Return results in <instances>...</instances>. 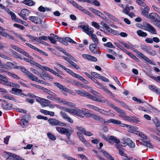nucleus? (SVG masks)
I'll use <instances>...</instances> for the list:
<instances>
[{
	"mask_svg": "<svg viewBox=\"0 0 160 160\" xmlns=\"http://www.w3.org/2000/svg\"><path fill=\"white\" fill-rule=\"evenodd\" d=\"M56 47L57 49L59 50L60 52H62L65 55L68 56L69 58L72 59L73 61H75V58H73L70 53H69L68 52H67L64 49H63L62 48L58 46H56Z\"/></svg>",
	"mask_w": 160,
	"mask_h": 160,
	"instance_id": "nucleus-14",
	"label": "nucleus"
},
{
	"mask_svg": "<svg viewBox=\"0 0 160 160\" xmlns=\"http://www.w3.org/2000/svg\"><path fill=\"white\" fill-rule=\"evenodd\" d=\"M97 45L92 43L90 45L89 48V50L92 53L97 54H99L101 52L98 47L97 46Z\"/></svg>",
	"mask_w": 160,
	"mask_h": 160,
	"instance_id": "nucleus-8",
	"label": "nucleus"
},
{
	"mask_svg": "<svg viewBox=\"0 0 160 160\" xmlns=\"http://www.w3.org/2000/svg\"><path fill=\"white\" fill-rule=\"evenodd\" d=\"M149 88L153 92L158 94H160V89L152 85L149 86Z\"/></svg>",
	"mask_w": 160,
	"mask_h": 160,
	"instance_id": "nucleus-29",
	"label": "nucleus"
},
{
	"mask_svg": "<svg viewBox=\"0 0 160 160\" xmlns=\"http://www.w3.org/2000/svg\"><path fill=\"white\" fill-rule=\"evenodd\" d=\"M47 136L52 141L55 140L56 139L55 137L50 132L48 133Z\"/></svg>",
	"mask_w": 160,
	"mask_h": 160,
	"instance_id": "nucleus-54",
	"label": "nucleus"
},
{
	"mask_svg": "<svg viewBox=\"0 0 160 160\" xmlns=\"http://www.w3.org/2000/svg\"><path fill=\"white\" fill-rule=\"evenodd\" d=\"M18 68H16L17 69H20L22 71L23 73H25L27 75H28V73L30 72L27 70L24 67H22L21 66H18Z\"/></svg>",
	"mask_w": 160,
	"mask_h": 160,
	"instance_id": "nucleus-50",
	"label": "nucleus"
},
{
	"mask_svg": "<svg viewBox=\"0 0 160 160\" xmlns=\"http://www.w3.org/2000/svg\"><path fill=\"white\" fill-rule=\"evenodd\" d=\"M63 157L67 160H77L75 158H73L71 156H69L68 155L66 154H63L62 155Z\"/></svg>",
	"mask_w": 160,
	"mask_h": 160,
	"instance_id": "nucleus-59",
	"label": "nucleus"
},
{
	"mask_svg": "<svg viewBox=\"0 0 160 160\" xmlns=\"http://www.w3.org/2000/svg\"><path fill=\"white\" fill-rule=\"evenodd\" d=\"M149 10V7L146 5V6L145 7V8L142 10V13L144 15H147L148 14Z\"/></svg>",
	"mask_w": 160,
	"mask_h": 160,
	"instance_id": "nucleus-44",
	"label": "nucleus"
},
{
	"mask_svg": "<svg viewBox=\"0 0 160 160\" xmlns=\"http://www.w3.org/2000/svg\"><path fill=\"white\" fill-rule=\"evenodd\" d=\"M92 118L94 120L99 122L105 123L106 122L104 119L100 116L97 115L94 113H92Z\"/></svg>",
	"mask_w": 160,
	"mask_h": 160,
	"instance_id": "nucleus-20",
	"label": "nucleus"
},
{
	"mask_svg": "<svg viewBox=\"0 0 160 160\" xmlns=\"http://www.w3.org/2000/svg\"><path fill=\"white\" fill-rule=\"evenodd\" d=\"M2 36L4 37L7 38L12 40L14 39L13 37L12 36L4 32L2 33Z\"/></svg>",
	"mask_w": 160,
	"mask_h": 160,
	"instance_id": "nucleus-48",
	"label": "nucleus"
},
{
	"mask_svg": "<svg viewBox=\"0 0 160 160\" xmlns=\"http://www.w3.org/2000/svg\"><path fill=\"white\" fill-rule=\"evenodd\" d=\"M91 24L92 26H93L96 28L98 29H100V26L99 24L97 22L94 21H93L92 22Z\"/></svg>",
	"mask_w": 160,
	"mask_h": 160,
	"instance_id": "nucleus-51",
	"label": "nucleus"
},
{
	"mask_svg": "<svg viewBox=\"0 0 160 160\" xmlns=\"http://www.w3.org/2000/svg\"><path fill=\"white\" fill-rule=\"evenodd\" d=\"M86 111V109L85 108H82L81 109L76 108L74 114L81 118H83V115L84 113V111Z\"/></svg>",
	"mask_w": 160,
	"mask_h": 160,
	"instance_id": "nucleus-16",
	"label": "nucleus"
},
{
	"mask_svg": "<svg viewBox=\"0 0 160 160\" xmlns=\"http://www.w3.org/2000/svg\"><path fill=\"white\" fill-rule=\"evenodd\" d=\"M27 36L29 38V40L30 41L33 42L34 41H36L37 42L38 38L29 34L27 35Z\"/></svg>",
	"mask_w": 160,
	"mask_h": 160,
	"instance_id": "nucleus-42",
	"label": "nucleus"
},
{
	"mask_svg": "<svg viewBox=\"0 0 160 160\" xmlns=\"http://www.w3.org/2000/svg\"><path fill=\"white\" fill-rule=\"evenodd\" d=\"M103 45L106 47L109 48H115V47L112 44V42H108L106 43H104L103 44Z\"/></svg>",
	"mask_w": 160,
	"mask_h": 160,
	"instance_id": "nucleus-46",
	"label": "nucleus"
},
{
	"mask_svg": "<svg viewBox=\"0 0 160 160\" xmlns=\"http://www.w3.org/2000/svg\"><path fill=\"white\" fill-rule=\"evenodd\" d=\"M1 105L2 108L4 110H9V104H8L2 103Z\"/></svg>",
	"mask_w": 160,
	"mask_h": 160,
	"instance_id": "nucleus-56",
	"label": "nucleus"
},
{
	"mask_svg": "<svg viewBox=\"0 0 160 160\" xmlns=\"http://www.w3.org/2000/svg\"><path fill=\"white\" fill-rule=\"evenodd\" d=\"M56 129L57 131L61 134H66L67 138L68 139L70 138L71 133L73 132L71 128L67 129L65 128L57 127L56 128Z\"/></svg>",
	"mask_w": 160,
	"mask_h": 160,
	"instance_id": "nucleus-2",
	"label": "nucleus"
},
{
	"mask_svg": "<svg viewBox=\"0 0 160 160\" xmlns=\"http://www.w3.org/2000/svg\"><path fill=\"white\" fill-rule=\"evenodd\" d=\"M36 99L37 101L39 102L43 107L48 106V104L51 102L50 101L48 100L38 97H36Z\"/></svg>",
	"mask_w": 160,
	"mask_h": 160,
	"instance_id": "nucleus-7",
	"label": "nucleus"
},
{
	"mask_svg": "<svg viewBox=\"0 0 160 160\" xmlns=\"http://www.w3.org/2000/svg\"><path fill=\"white\" fill-rule=\"evenodd\" d=\"M143 143L144 145L149 148H154V146L149 141L144 142Z\"/></svg>",
	"mask_w": 160,
	"mask_h": 160,
	"instance_id": "nucleus-47",
	"label": "nucleus"
},
{
	"mask_svg": "<svg viewBox=\"0 0 160 160\" xmlns=\"http://www.w3.org/2000/svg\"><path fill=\"white\" fill-rule=\"evenodd\" d=\"M22 3L28 6H33L34 3L32 0H24L21 2Z\"/></svg>",
	"mask_w": 160,
	"mask_h": 160,
	"instance_id": "nucleus-27",
	"label": "nucleus"
},
{
	"mask_svg": "<svg viewBox=\"0 0 160 160\" xmlns=\"http://www.w3.org/2000/svg\"><path fill=\"white\" fill-rule=\"evenodd\" d=\"M137 34L140 37H145L147 35V33L143 32L141 30H138L137 32Z\"/></svg>",
	"mask_w": 160,
	"mask_h": 160,
	"instance_id": "nucleus-40",
	"label": "nucleus"
},
{
	"mask_svg": "<svg viewBox=\"0 0 160 160\" xmlns=\"http://www.w3.org/2000/svg\"><path fill=\"white\" fill-rule=\"evenodd\" d=\"M103 13L105 15L108 16L114 22L118 21V19L113 15L106 11H104Z\"/></svg>",
	"mask_w": 160,
	"mask_h": 160,
	"instance_id": "nucleus-36",
	"label": "nucleus"
},
{
	"mask_svg": "<svg viewBox=\"0 0 160 160\" xmlns=\"http://www.w3.org/2000/svg\"><path fill=\"white\" fill-rule=\"evenodd\" d=\"M29 19L32 22L36 24L39 23L41 22L40 18L38 17L30 16Z\"/></svg>",
	"mask_w": 160,
	"mask_h": 160,
	"instance_id": "nucleus-21",
	"label": "nucleus"
},
{
	"mask_svg": "<svg viewBox=\"0 0 160 160\" xmlns=\"http://www.w3.org/2000/svg\"><path fill=\"white\" fill-rule=\"evenodd\" d=\"M119 126L124 128L127 127L128 128L130 129H137V128L136 127H134L131 125H128V124L122 123H121V121L120 122V123L119 124Z\"/></svg>",
	"mask_w": 160,
	"mask_h": 160,
	"instance_id": "nucleus-34",
	"label": "nucleus"
},
{
	"mask_svg": "<svg viewBox=\"0 0 160 160\" xmlns=\"http://www.w3.org/2000/svg\"><path fill=\"white\" fill-rule=\"evenodd\" d=\"M121 49L125 53H126L130 57L135 60L137 61H138V59L135 56L133 55L132 53L128 51L124 48L122 47V48H121Z\"/></svg>",
	"mask_w": 160,
	"mask_h": 160,
	"instance_id": "nucleus-23",
	"label": "nucleus"
},
{
	"mask_svg": "<svg viewBox=\"0 0 160 160\" xmlns=\"http://www.w3.org/2000/svg\"><path fill=\"white\" fill-rule=\"evenodd\" d=\"M149 17L150 19L157 22H160V17L156 13H152L149 14Z\"/></svg>",
	"mask_w": 160,
	"mask_h": 160,
	"instance_id": "nucleus-17",
	"label": "nucleus"
},
{
	"mask_svg": "<svg viewBox=\"0 0 160 160\" xmlns=\"http://www.w3.org/2000/svg\"><path fill=\"white\" fill-rule=\"evenodd\" d=\"M87 98H90L91 99H92L93 100L98 101V98H97L96 97H95L94 96L88 93V95L87 96Z\"/></svg>",
	"mask_w": 160,
	"mask_h": 160,
	"instance_id": "nucleus-53",
	"label": "nucleus"
},
{
	"mask_svg": "<svg viewBox=\"0 0 160 160\" xmlns=\"http://www.w3.org/2000/svg\"><path fill=\"white\" fill-rule=\"evenodd\" d=\"M54 84L58 88L61 92H66V90H67V88L66 87L59 83L55 82L54 83Z\"/></svg>",
	"mask_w": 160,
	"mask_h": 160,
	"instance_id": "nucleus-24",
	"label": "nucleus"
},
{
	"mask_svg": "<svg viewBox=\"0 0 160 160\" xmlns=\"http://www.w3.org/2000/svg\"><path fill=\"white\" fill-rule=\"evenodd\" d=\"M90 36L94 43V44H98V40L96 34H93Z\"/></svg>",
	"mask_w": 160,
	"mask_h": 160,
	"instance_id": "nucleus-39",
	"label": "nucleus"
},
{
	"mask_svg": "<svg viewBox=\"0 0 160 160\" xmlns=\"http://www.w3.org/2000/svg\"><path fill=\"white\" fill-rule=\"evenodd\" d=\"M76 133L79 139L84 144L86 147H90V143L84 138L83 136L82 133L79 132H77Z\"/></svg>",
	"mask_w": 160,
	"mask_h": 160,
	"instance_id": "nucleus-11",
	"label": "nucleus"
},
{
	"mask_svg": "<svg viewBox=\"0 0 160 160\" xmlns=\"http://www.w3.org/2000/svg\"><path fill=\"white\" fill-rule=\"evenodd\" d=\"M30 13L29 11L26 9H22L20 13L18 14V15L20 17L23 16H28L29 15Z\"/></svg>",
	"mask_w": 160,
	"mask_h": 160,
	"instance_id": "nucleus-30",
	"label": "nucleus"
},
{
	"mask_svg": "<svg viewBox=\"0 0 160 160\" xmlns=\"http://www.w3.org/2000/svg\"><path fill=\"white\" fill-rule=\"evenodd\" d=\"M12 93L13 94L20 96L22 97H24L26 96L25 94L22 92V90L21 89L16 88H12Z\"/></svg>",
	"mask_w": 160,
	"mask_h": 160,
	"instance_id": "nucleus-12",
	"label": "nucleus"
},
{
	"mask_svg": "<svg viewBox=\"0 0 160 160\" xmlns=\"http://www.w3.org/2000/svg\"><path fill=\"white\" fill-rule=\"evenodd\" d=\"M7 75L9 76H11L13 78H17L18 79L20 78L17 75L12 73L10 72H7Z\"/></svg>",
	"mask_w": 160,
	"mask_h": 160,
	"instance_id": "nucleus-57",
	"label": "nucleus"
},
{
	"mask_svg": "<svg viewBox=\"0 0 160 160\" xmlns=\"http://www.w3.org/2000/svg\"><path fill=\"white\" fill-rule=\"evenodd\" d=\"M48 121L49 124L52 126L59 125L62 126H66V123L60 122L58 120L53 118L49 119Z\"/></svg>",
	"mask_w": 160,
	"mask_h": 160,
	"instance_id": "nucleus-6",
	"label": "nucleus"
},
{
	"mask_svg": "<svg viewBox=\"0 0 160 160\" xmlns=\"http://www.w3.org/2000/svg\"><path fill=\"white\" fill-rule=\"evenodd\" d=\"M109 105L119 113V116L120 117L125 120L127 116L126 115V114L124 111L121 110L120 108L116 106L112 103H110L109 104Z\"/></svg>",
	"mask_w": 160,
	"mask_h": 160,
	"instance_id": "nucleus-3",
	"label": "nucleus"
},
{
	"mask_svg": "<svg viewBox=\"0 0 160 160\" xmlns=\"http://www.w3.org/2000/svg\"><path fill=\"white\" fill-rule=\"evenodd\" d=\"M82 57L84 59L96 62L97 61V58L95 57L87 54H83Z\"/></svg>",
	"mask_w": 160,
	"mask_h": 160,
	"instance_id": "nucleus-18",
	"label": "nucleus"
},
{
	"mask_svg": "<svg viewBox=\"0 0 160 160\" xmlns=\"http://www.w3.org/2000/svg\"><path fill=\"white\" fill-rule=\"evenodd\" d=\"M152 8L154 11L160 14V8L154 5L152 6Z\"/></svg>",
	"mask_w": 160,
	"mask_h": 160,
	"instance_id": "nucleus-64",
	"label": "nucleus"
},
{
	"mask_svg": "<svg viewBox=\"0 0 160 160\" xmlns=\"http://www.w3.org/2000/svg\"><path fill=\"white\" fill-rule=\"evenodd\" d=\"M7 154L9 156L8 158H9L10 157H12V160H25L24 159L18 156H17L15 154H12L10 153L7 152Z\"/></svg>",
	"mask_w": 160,
	"mask_h": 160,
	"instance_id": "nucleus-35",
	"label": "nucleus"
},
{
	"mask_svg": "<svg viewBox=\"0 0 160 160\" xmlns=\"http://www.w3.org/2000/svg\"><path fill=\"white\" fill-rule=\"evenodd\" d=\"M7 64L10 67L11 69L12 68H18V66L15 65L13 63L11 62H7Z\"/></svg>",
	"mask_w": 160,
	"mask_h": 160,
	"instance_id": "nucleus-61",
	"label": "nucleus"
},
{
	"mask_svg": "<svg viewBox=\"0 0 160 160\" xmlns=\"http://www.w3.org/2000/svg\"><path fill=\"white\" fill-rule=\"evenodd\" d=\"M91 74L93 77L98 79H99L100 76V75L99 74L93 72H91Z\"/></svg>",
	"mask_w": 160,
	"mask_h": 160,
	"instance_id": "nucleus-63",
	"label": "nucleus"
},
{
	"mask_svg": "<svg viewBox=\"0 0 160 160\" xmlns=\"http://www.w3.org/2000/svg\"><path fill=\"white\" fill-rule=\"evenodd\" d=\"M77 8L79 10L82 11L85 14H87L89 12V11L88 10L84 8L83 7L79 4Z\"/></svg>",
	"mask_w": 160,
	"mask_h": 160,
	"instance_id": "nucleus-43",
	"label": "nucleus"
},
{
	"mask_svg": "<svg viewBox=\"0 0 160 160\" xmlns=\"http://www.w3.org/2000/svg\"><path fill=\"white\" fill-rule=\"evenodd\" d=\"M142 29L144 30L148 31L152 33L156 34V31L155 29L148 23L145 24L142 27Z\"/></svg>",
	"mask_w": 160,
	"mask_h": 160,
	"instance_id": "nucleus-9",
	"label": "nucleus"
},
{
	"mask_svg": "<svg viewBox=\"0 0 160 160\" xmlns=\"http://www.w3.org/2000/svg\"><path fill=\"white\" fill-rule=\"evenodd\" d=\"M136 134L140 137L142 138L143 141L147 140L148 138L147 136L143 132L138 131L137 132Z\"/></svg>",
	"mask_w": 160,
	"mask_h": 160,
	"instance_id": "nucleus-38",
	"label": "nucleus"
},
{
	"mask_svg": "<svg viewBox=\"0 0 160 160\" xmlns=\"http://www.w3.org/2000/svg\"><path fill=\"white\" fill-rule=\"evenodd\" d=\"M65 39L67 42L70 43H72L74 44H76V42L74 41L72 39L68 37H66L65 38Z\"/></svg>",
	"mask_w": 160,
	"mask_h": 160,
	"instance_id": "nucleus-62",
	"label": "nucleus"
},
{
	"mask_svg": "<svg viewBox=\"0 0 160 160\" xmlns=\"http://www.w3.org/2000/svg\"><path fill=\"white\" fill-rule=\"evenodd\" d=\"M141 48L150 55L154 56L156 55V52L149 47L143 46Z\"/></svg>",
	"mask_w": 160,
	"mask_h": 160,
	"instance_id": "nucleus-10",
	"label": "nucleus"
},
{
	"mask_svg": "<svg viewBox=\"0 0 160 160\" xmlns=\"http://www.w3.org/2000/svg\"><path fill=\"white\" fill-rule=\"evenodd\" d=\"M123 144L126 146L127 145H129L130 147L133 148L135 147V144L129 138H123Z\"/></svg>",
	"mask_w": 160,
	"mask_h": 160,
	"instance_id": "nucleus-15",
	"label": "nucleus"
},
{
	"mask_svg": "<svg viewBox=\"0 0 160 160\" xmlns=\"http://www.w3.org/2000/svg\"><path fill=\"white\" fill-rule=\"evenodd\" d=\"M110 142H108L109 143H112V141H113L114 142L118 144L120 142V141L116 137L113 136H110L109 138Z\"/></svg>",
	"mask_w": 160,
	"mask_h": 160,
	"instance_id": "nucleus-33",
	"label": "nucleus"
},
{
	"mask_svg": "<svg viewBox=\"0 0 160 160\" xmlns=\"http://www.w3.org/2000/svg\"><path fill=\"white\" fill-rule=\"evenodd\" d=\"M51 10V8L47 7H44L42 6H40L38 8V10L42 12H45L46 11H50Z\"/></svg>",
	"mask_w": 160,
	"mask_h": 160,
	"instance_id": "nucleus-37",
	"label": "nucleus"
},
{
	"mask_svg": "<svg viewBox=\"0 0 160 160\" xmlns=\"http://www.w3.org/2000/svg\"><path fill=\"white\" fill-rule=\"evenodd\" d=\"M136 2L139 5L142 7H145L146 5L145 3H144L143 1H142L141 0H137Z\"/></svg>",
	"mask_w": 160,
	"mask_h": 160,
	"instance_id": "nucleus-58",
	"label": "nucleus"
},
{
	"mask_svg": "<svg viewBox=\"0 0 160 160\" xmlns=\"http://www.w3.org/2000/svg\"><path fill=\"white\" fill-rule=\"evenodd\" d=\"M100 24L102 26V28H105L106 30L108 32H111L112 31V29L108 25L104 22L102 21L101 22Z\"/></svg>",
	"mask_w": 160,
	"mask_h": 160,
	"instance_id": "nucleus-25",
	"label": "nucleus"
},
{
	"mask_svg": "<svg viewBox=\"0 0 160 160\" xmlns=\"http://www.w3.org/2000/svg\"><path fill=\"white\" fill-rule=\"evenodd\" d=\"M84 73L88 78L91 79L94 83L96 84L99 88H102V85L96 79L92 77V75L91 74L90 75L87 72H84Z\"/></svg>",
	"mask_w": 160,
	"mask_h": 160,
	"instance_id": "nucleus-13",
	"label": "nucleus"
},
{
	"mask_svg": "<svg viewBox=\"0 0 160 160\" xmlns=\"http://www.w3.org/2000/svg\"><path fill=\"white\" fill-rule=\"evenodd\" d=\"M28 122L24 119H22L20 120V124L22 128H24L28 126Z\"/></svg>",
	"mask_w": 160,
	"mask_h": 160,
	"instance_id": "nucleus-41",
	"label": "nucleus"
},
{
	"mask_svg": "<svg viewBox=\"0 0 160 160\" xmlns=\"http://www.w3.org/2000/svg\"><path fill=\"white\" fill-rule=\"evenodd\" d=\"M44 80H52L53 79L52 77L47 72H42L40 74L39 76Z\"/></svg>",
	"mask_w": 160,
	"mask_h": 160,
	"instance_id": "nucleus-19",
	"label": "nucleus"
},
{
	"mask_svg": "<svg viewBox=\"0 0 160 160\" xmlns=\"http://www.w3.org/2000/svg\"><path fill=\"white\" fill-rule=\"evenodd\" d=\"M48 37L45 36H42L41 37H39L37 39V42H41L42 40H43L45 41H46L47 40Z\"/></svg>",
	"mask_w": 160,
	"mask_h": 160,
	"instance_id": "nucleus-49",
	"label": "nucleus"
},
{
	"mask_svg": "<svg viewBox=\"0 0 160 160\" xmlns=\"http://www.w3.org/2000/svg\"><path fill=\"white\" fill-rule=\"evenodd\" d=\"M75 92L77 94L80 95V96L82 97H86L87 98L88 94V93L83 90L80 91L76 90H75Z\"/></svg>",
	"mask_w": 160,
	"mask_h": 160,
	"instance_id": "nucleus-31",
	"label": "nucleus"
},
{
	"mask_svg": "<svg viewBox=\"0 0 160 160\" xmlns=\"http://www.w3.org/2000/svg\"><path fill=\"white\" fill-rule=\"evenodd\" d=\"M89 9L91 11L93 12L95 14L97 15L100 17L102 18V16L103 14L102 13L99 11L95 9L92 8H89Z\"/></svg>",
	"mask_w": 160,
	"mask_h": 160,
	"instance_id": "nucleus-32",
	"label": "nucleus"
},
{
	"mask_svg": "<svg viewBox=\"0 0 160 160\" xmlns=\"http://www.w3.org/2000/svg\"><path fill=\"white\" fill-rule=\"evenodd\" d=\"M79 27L83 30L89 36L93 34V33L94 32L93 28L89 27L88 25H81Z\"/></svg>",
	"mask_w": 160,
	"mask_h": 160,
	"instance_id": "nucleus-4",
	"label": "nucleus"
},
{
	"mask_svg": "<svg viewBox=\"0 0 160 160\" xmlns=\"http://www.w3.org/2000/svg\"><path fill=\"white\" fill-rule=\"evenodd\" d=\"M10 51L11 52L13 53L14 55V57L16 58H20L21 59H22V58H21V56L19 54H18L16 52L13 51L12 49H10Z\"/></svg>",
	"mask_w": 160,
	"mask_h": 160,
	"instance_id": "nucleus-45",
	"label": "nucleus"
},
{
	"mask_svg": "<svg viewBox=\"0 0 160 160\" xmlns=\"http://www.w3.org/2000/svg\"><path fill=\"white\" fill-rule=\"evenodd\" d=\"M121 121L119 120H116L113 118H111L106 121L105 123H112L114 124L118 125L119 126L120 123Z\"/></svg>",
	"mask_w": 160,
	"mask_h": 160,
	"instance_id": "nucleus-26",
	"label": "nucleus"
},
{
	"mask_svg": "<svg viewBox=\"0 0 160 160\" xmlns=\"http://www.w3.org/2000/svg\"><path fill=\"white\" fill-rule=\"evenodd\" d=\"M61 115L63 118L67 121L72 123L73 122V120L66 113L63 112H61Z\"/></svg>",
	"mask_w": 160,
	"mask_h": 160,
	"instance_id": "nucleus-22",
	"label": "nucleus"
},
{
	"mask_svg": "<svg viewBox=\"0 0 160 160\" xmlns=\"http://www.w3.org/2000/svg\"><path fill=\"white\" fill-rule=\"evenodd\" d=\"M143 59L146 61V62L149 63V64H151L153 65H156V63L154 62H152L151 60H150L146 56H145V57H144Z\"/></svg>",
	"mask_w": 160,
	"mask_h": 160,
	"instance_id": "nucleus-52",
	"label": "nucleus"
},
{
	"mask_svg": "<svg viewBox=\"0 0 160 160\" xmlns=\"http://www.w3.org/2000/svg\"><path fill=\"white\" fill-rule=\"evenodd\" d=\"M27 76H28V78L32 81L36 82L41 84H47L46 82H45L39 79L37 76L33 75L30 72H29L28 73ZM47 84L49 85V83H47Z\"/></svg>",
	"mask_w": 160,
	"mask_h": 160,
	"instance_id": "nucleus-5",
	"label": "nucleus"
},
{
	"mask_svg": "<svg viewBox=\"0 0 160 160\" xmlns=\"http://www.w3.org/2000/svg\"><path fill=\"white\" fill-rule=\"evenodd\" d=\"M56 63L57 65L66 71L68 73H69L72 76L78 78L79 80L83 82L85 84H88L89 83V82L86 80L84 78L78 74H76L74 73L71 70L66 68L64 66L58 62H56Z\"/></svg>",
	"mask_w": 160,
	"mask_h": 160,
	"instance_id": "nucleus-1",
	"label": "nucleus"
},
{
	"mask_svg": "<svg viewBox=\"0 0 160 160\" xmlns=\"http://www.w3.org/2000/svg\"><path fill=\"white\" fill-rule=\"evenodd\" d=\"M75 109H73L72 108H66L65 111L68 112L70 113L75 114Z\"/></svg>",
	"mask_w": 160,
	"mask_h": 160,
	"instance_id": "nucleus-60",
	"label": "nucleus"
},
{
	"mask_svg": "<svg viewBox=\"0 0 160 160\" xmlns=\"http://www.w3.org/2000/svg\"><path fill=\"white\" fill-rule=\"evenodd\" d=\"M48 94H49L50 95L52 96V97L54 98H55V100H60V98H56V94L51 91H49Z\"/></svg>",
	"mask_w": 160,
	"mask_h": 160,
	"instance_id": "nucleus-55",
	"label": "nucleus"
},
{
	"mask_svg": "<svg viewBox=\"0 0 160 160\" xmlns=\"http://www.w3.org/2000/svg\"><path fill=\"white\" fill-rule=\"evenodd\" d=\"M0 80L3 82L2 83L3 84L8 86L10 82L8 81V79L6 77L0 74Z\"/></svg>",
	"mask_w": 160,
	"mask_h": 160,
	"instance_id": "nucleus-28",
	"label": "nucleus"
}]
</instances>
